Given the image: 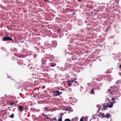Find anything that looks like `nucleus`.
<instances>
[{
  "mask_svg": "<svg viewBox=\"0 0 121 121\" xmlns=\"http://www.w3.org/2000/svg\"><path fill=\"white\" fill-rule=\"evenodd\" d=\"M94 93V91L93 89H92L90 93L91 94H93Z\"/></svg>",
  "mask_w": 121,
  "mask_h": 121,
  "instance_id": "10",
  "label": "nucleus"
},
{
  "mask_svg": "<svg viewBox=\"0 0 121 121\" xmlns=\"http://www.w3.org/2000/svg\"><path fill=\"white\" fill-rule=\"evenodd\" d=\"M120 82V81L119 80L117 81L116 82V84L117 85H118Z\"/></svg>",
  "mask_w": 121,
  "mask_h": 121,
  "instance_id": "12",
  "label": "nucleus"
},
{
  "mask_svg": "<svg viewBox=\"0 0 121 121\" xmlns=\"http://www.w3.org/2000/svg\"><path fill=\"white\" fill-rule=\"evenodd\" d=\"M74 81V80H72V81H71V82H73Z\"/></svg>",
  "mask_w": 121,
  "mask_h": 121,
  "instance_id": "24",
  "label": "nucleus"
},
{
  "mask_svg": "<svg viewBox=\"0 0 121 121\" xmlns=\"http://www.w3.org/2000/svg\"><path fill=\"white\" fill-rule=\"evenodd\" d=\"M10 108V107H8V108Z\"/></svg>",
  "mask_w": 121,
  "mask_h": 121,
  "instance_id": "33",
  "label": "nucleus"
},
{
  "mask_svg": "<svg viewBox=\"0 0 121 121\" xmlns=\"http://www.w3.org/2000/svg\"><path fill=\"white\" fill-rule=\"evenodd\" d=\"M71 82V80H68L67 81V83H69V82Z\"/></svg>",
  "mask_w": 121,
  "mask_h": 121,
  "instance_id": "18",
  "label": "nucleus"
},
{
  "mask_svg": "<svg viewBox=\"0 0 121 121\" xmlns=\"http://www.w3.org/2000/svg\"><path fill=\"white\" fill-rule=\"evenodd\" d=\"M2 111V112L4 111V110H3V111Z\"/></svg>",
  "mask_w": 121,
  "mask_h": 121,
  "instance_id": "36",
  "label": "nucleus"
},
{
  "mask_svg": "<svg viewBox=\"0 0 121 121\" xmlns=\"http://www.w3.org/2000/svg\"><path fill=\"white\" fill-rule=\"evenodd\" d=\"M48 118V119H49L50 120V121H52V119H51L50 118Z\"/></svg>",
  "mask_w": 121,
  "mask_h": 121,
  "instance_id": "22",
  "label": "nucleus"
},
{
  "mask_svg": "<svg viewBox=\"0 0 121 121\" xmlns=\"http://www.w3.org/2000/svg\"><path fill=\"white\" fill-rule=\"evenodd\" d=\"M116 93L117 94H118L119 93V91H118V90H117V91L116 93L114 94H115Z\"/></svg>",
  "mask_w": 121,
  "mask_h": 121,
  "instance_id": "19",
  "label": "nucleus"
},
{
  "mask_svg": "<svg viewBox=\"0 0 121 121\" xmlns=\"http://www.w3.org/2000/svg\"><path fill=\"white\" fill-rule=\"evenodd\" d=\"M119 88L117 86L112 87L110 89H108V92L111 94H114L116 93Z\"/></svg>",
  "mask_w": 121,
  "mask_h": 121,
  "instance_id": "1",
  "label": "nucleus"
},
{
  "mask_svg": "<svg viewBox=\"0 0 121 121\" xmlns=\"http://www.w3.org/2000/svg\"><path fill=\"white\" fill-rule=\"evenodd\" d=\"M52 120H53V118H52Z\"/></svg>",
  "mask_w": 121,
  "mask_h": 121,
  "instance_id": "35",
  "label": "nucleus"
},
{
  "mask_svg": "<svg viewBox=\"0 0 121 121\" xmlns=\"http://www.w3.org/2000/svg\"><path fill=\"white\" fill-rule=\"evenodd\" d=\"M78 0L79 1H81L82 0Z\"/></svg>",
  "mask_w": 121,
  "mask_h": 121,
  "instance_id": "27",
  "label": "nucleus"
},
{
  "mask_svg": "<svg viewBox=\"0 0 121 121\" xmlns=\"http://www.w3.org/2000/svg\"><path fill=\"white\" fill-rule=\"evenodd\" d=\"M42 115L43 116H45V115L44 114H42Z\"/></svg>",
  "mask_w": 121,
  "mask_h": 121,
  "instance_id": "26",
  "label": "nucleus"
},
{
  "mask_svg": "<svg viewBox=\"0 0 121 121\" xmlns=\"http://www.w3.org/2000/svg\"><path fill=\"white\" fill-rule=\"evenodd\" d=\"M77 79V78H75L74 79V80H76V79Z\"/></svg>",
  "mask_w": 121,
  "mask_h": 121,
  "instance_id": "30",
  "label": "nucleus"
},
{
  "mask_svg": "<svg viewBox=\"0 0 121 121\" xmlns=\"http://www.w3.org/2000/svg\"><path fill=\"white\" fill-rule=\"evenodd\" d=\"M56 63H52L51 65V66L52 67H53L56 66Z\"/></svg>",
  "mask_w": 121,
  "mask_h": 121,
  "instance_id": "8",
  "label": "nucleus"
},
{
  "mask_svg": "<svg viewBox=\"0 0 121 121\" xmlns=\"http://www.w3.org/2000/svg\"><path fill=\"white\" fill-rule=\"evenodd\" d=\"M65 121H71V120L69 119H66L65 120Z\"/></svg>",
  "mask_w": 121,
  "mask_h": 121,
  "instance_id": "11",
  "label": "nucleus"
},
{
  "mask_svg": "<svg viewBox=\"0 0 121 121\" xmlns=\"http://www.w3.org/2000/svg\"><path fill=\"white\" fill-rule=\"evenodd\" d=\"M33 97L34 98H38V96L37 95L34 94V95Z\"/></svg>",
  "mask_w": 121,
  "mask_h": 121,
  "instance_id": "9",
  "label": "nucleus"
},
{
  "mask_svg": "<svg viewBox=\"0 0 121 121\" xmlns=\"http://www.w3.org/2000/svg\"><path fill=\"white\" fill-rule=\"evenodd\" d=\"M103 109L104 110H106V109H107L108 108V106L107 105H103Z\"/></svg>",
  "mask_w": 121,
  "mask_h": 121,
  "instance_id": "6",
  "label": "nucleus"
},
{
  "mask_svg": "<svg viewBox=\"0 0 121 121\" xmlns=\"http://www.w3.org/2000/svg\"><path fill=\"white\" fill-rule=\"evenodd\" d=\"M115 99H112V101H109V103H110L111 104H108V107H109L110 108H111L113 107V104L115 102V101H114L115 100Z\"/></svg>",
  "mask_w": 121,
  "mask_h": 121,
  "instance_id": "2",
  "label": "nucleus"
},
{
  "mask_svg": "<svg viewBox=\"0 0 121 121\" xmlns=\"http://www.w3.org/2000/svg\"><path fill=\"white\" fill-rule=\"evenodd\" d=\"M3 40L4 41H12L13 39L12 38L8 36H5L3 38Z\"/></svg>",
  "mask_w": 121,
  "mask_h": 121,
  "instance_id": "3",
  "label": "nucleus"
},
{
  "mask_svg": "<svg viewBox=\"0 0 121 121\" xmlns=\"http://www.w3.org/2000/svg\"><path fill=\"white\" fill-rule=\"evenodd\" d=\"M44 1L45 2H47L48 1V0H44Z\"/></svg>",
  "mask_w": 121,
  "mask_h": 121,
  "instance_id": "21",
  "label": "nucleus"
},
{
  "mask_svg": "<svg viewBox=\"0 0 121 121\" xmlns=\"http://www.w3.org/2000/svg\"><path fill=\"white\" fill-rule=\"evenodd\" d=\"M14 104V103H10V105H13Z\"/></svg>",
  "mask_w": 121,
  "mask_h": 121,
  "instance_id": "15",
  "label": "nucleus"
},
{
  "mask_svg": "<svg viewBox=\"0 0 121 121\" xmlns=\"http://www.w3.org/2000/svg\"><path fill=\"white\" fill-rule=\"evenodd\" d=\"M23 107L22 106H20L19 107V110L21 112L23 111Z\"/></svg>",
  "mask_w": 121,
  "mask_h": 121,
  "instance_id": "5",
  "label": "nucleus"
},
{
  "mask_svg": "<svg viewBox=\"0 0 121 121\" xmlns=\"http://www.w3.org/2000/svg\"><path fill=\"white\" fill-rule=\"evenodd\" d=\"M14 114H12L10 116V117L11 118H13L14 117Z\"/></svg>",
  "mask_w": 121,
  "mask_h": 121,
  "instance_id": "14",
  "label": "nucleus"
},
{
  "mask_svg": "<svg viewBox=\"0 0 121 121\" xmlns=\"http://www.w3.org/2000/svg\"><path fill=\"white\" fill-rule=\"evenodd\" d=\"M89 84V83H87V84Z\"/></svg>",
  "mask_w": 121,
  "mask_h": 121,
  "instance_id": "34",
  "label": "nucleus"
},
{
  "mask_svg": "<svg viewBox=\"0 0 121 121\" xmlns=\"http://www.w3.org/2000/svg\"><path fill=\"white\" fill-rule=\"evenodd\" d=\"M110 114H107L106 115L105 117H107V118H108L110 117Z\"/></svg>",
  "mask_w": 121,
  "mask_h": 121,
  "instance_id": "7",
  "label": "nucleus"
},
{
  "mask_svg": "<svg viewBox=\"0 0 121 121\" xmlns=\"http://www.w3.org/2000/svg\"><path fill=\"white\" fill-rule=\"evenodd\" d=\"M119 67L121 68V64L119 65Z\"/></svg>",
  "mask_w": 121,
  "mask_h": 121,
  "instance_id": "25",
  "label": "nucleus"
},
{
  "mask_svg": "<svg viewBox=\"0 0 121 121\" xmlns=\"http://www.w3.org/2000/svg\"><path fill=\"white\" fill-rule=\"evenodd\" d=\"M60 29H58V31H60Z\"/></svg>",
  "mask_w": 121,
  "mask_h": 121,
  "instance_id": "32",
  "label": "nucleus"
},
{
  "mask_svg": "<svg viewBox=\"0 0 121 121\" xmlns=\"http://www.w3.org/2000/svg\"><path fill=\"white\" fill-rule=\"evenodd\" d=\"M80 121H84L82 117L80 119Z\"/></svg>",
  "mask_w": 121,
  "mask_h": 121,
  "instance_id": "17",
  "label": "nucleus"
},
{
  "mask_svg": "<svg viewBox=\"0 0 121 121\" xmlns=\"http://www.w3.org/2000/svg\"><path fill=\"white\" fill-rule=\"evenodd\" d=\"M77 82V81H75V83H76Z\"/></svg>",
  "mask_w": 121,
  "mask_h": 121,
  "instance_id": "28",
  "label": "nucleus"
},
{
  "mask_svg": "<svg viewBox=\"0 0 121 121\" xmlns=\"http://www.w3.org/2000/svg\"><path fill=\"white\" fill-rule=\"evenodd\" d=\"M54 93H55V95L56 96H59L62 94V93L60 92L59 91H54Z\"/></svg>",
  "mask_w": 121,
  "mask_h": 121,
  "instance_id": "4",
  "label": "nucleus"
},
{
  "mask_svg": "<svg viewBox=\"0 0 121 121\" xmlns=\"http://www.w3.org/2000/svg\"><path fill=\"white\" fill-rule=\"evenodd\" d=\"M74 79H75V78H73V80H74H74H74Z\"/></svg>",
  "mask_w": 121,
  "mask_h": 121,
  "instance_id": "29",
  "label": "nucleus"
},
{
  "mask_svg": "<svg viewBox=\"0 0 121 121\" xmlns=\"http://www.w3.org/2000/svg\"><path fill=\"white\" fill-rule=\"evenodd\" d=\"M14 42V41H13L12 42V43H13Z\"/></svg>",
  "mask_w": 121,
  "mask_h": 121,
  "instance_id": "31",
  "label": "nucleus"
},
{
  "mask_svg": "<svg viewBox=\"0 0 121 121\" xmlns=\"http://www.w3.org/2000/svg\"><path fill=\"white\" fill-rule=\"evenodd\" d=\"M62 117H60L58 119V121H62Z\"/></svg>",
  "mask_w": 121,
  "mask_h": 121,
  "instance_id": "13",
  "label": "nucleus"
},
{
  "mask_svg": "<svg viewBox=\"0 0 121 121\" xmlns=\"http://www.w3.org/2000/svg\"><path fill=\"white\" fill-rule=\"evenodd\" d=\"M54 120H56V118L55 117H54Z\"/></svg>",
  "mask_w": 121,
  "mask_h": 121,
  "instance_id": "23",
  "label": "nucleus"
},
{
  "mask_svg": "<svg viewBox=\"0 0 121 121\" xmlns=\"http://www.w3.org/2000/svg\"><path fill=\"white\" fill-rule=\"evenodd\" d=\"M48 108L47 107H46L45 108V110H47L48 109Z\"/></svg>",
  "mask_w": 121,
  "mask_h": 121,
  "instance_id": "20",
  "label": "nucleus"
},
{
  "mask_svg": "<svg viewBox=\"0 0 121 121\" xmlns=\"http://www.w3.org/2000/svg\"><path fill=\"white\" fill-rule=\"evenodd\" d=\"M72 83H69L68 84V85L69 86H70L71 85H72Z\"/></svg>",
  "mask_w": 121,
  "mask_h": 121,
  "instance_id": "16",
  "label": "nucleus"
}]
</instances>
